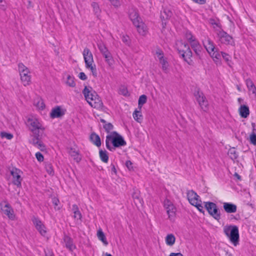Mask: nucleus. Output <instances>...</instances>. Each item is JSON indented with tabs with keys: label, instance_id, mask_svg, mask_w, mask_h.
Instances as JSON below:
<instances>
[{
	"label": "nucleus",
	"instance_id": "obj_7",
	"mask_svg": "<svg viewBox=\"0 0 256 256\" xmlns=\"http://www.w3.org/2000/svg\"><path fill=\"white\" fill-rule=\"evenodd\" d=\"M18 71L20 79L24 86H28L30 82V76L29 74L30 70L22 63L18 64Z\"/></svg>",
	"mask_w": 256,
	"mask_h": 256
},
{
	"label": "nucleus",
	"instance_id": "obj_17",
	"mask_svg": "<svg viewBox=\"0 0 256 256\" xmlns=\"http://www.w3.org/2000/svg\"><path fill=\"white\" fill-rule=\"evenodd\" d=\"M223 208L224 211L227 213H234L237 210L236 206L231 202H224Z\"/></svg>",
	"mask_w": 256,
	"mask_h": 256
},
{
	"label": "nucleus",
	"instance_id": "obj_37",
	"mask_svg": "<svg viewBox=\"0 0 256 256\" xmlns=\"http://www.w3.org/2000/svg\"><path fill=\"white\" fill-rule=\"evenodd\" d=\"M86 67L87 68H90L92 74V75L96 77L97 76V71L96 65H92V63L89 64H88L86 65Z\"/></svg>",
	"mask_w": 256,
	"mask_h": 256
},
{
	"label": "nucleus",
	"instance_id": "obj_53",
	"mask_svg": "<svg viewBox=\"0 0 256 256\" xmlns=\"http://www.w3.org/2000/svg\"><path fill=\"white\" fill-rule=\"evenodd\" d=\"M190 190H187L186 192V197L188 200L190 204L192 205V198L190 196Z\"/></svg>",
	"mask_w": 256,
	"mask_h": 256
},
{
	"label": "nucleus",
	"instance_id": "obj_3",
	"mask_svg": "<svg viewBox=\"0 0 256 256\" xmlns=\"http://www.w3.org/2000/svg\"><path fill=\"white\" fill-rule=\"evenodd\" d=\"M224 232L234 246L239 244L240 234L238 226L226 225L224 227Z\"/></svg>",
	"mask_w": 256,
	"mask_h": 256
},
{
	"label": "nucleus",
	"instance_id": "obj_64",
	"mask_svg": "<svg viewBox=\"0 0 256 256\" xmlns=\"http://www.w3.org/2000/svg\"><path fill=\"white\" fill-rule=\"evenodd\" d=\"M248 90L252 91V94H256V87L255 86H254L252 88H251Z\"/></svg>",
	"mask_w": 256,
	"mask_h": 256
},
{
	"label": "nucleus",
	"instance_id": "obj_45",
	"mask_svg": "<svg viewBox=\"0 0 256 256\" xmlns=\"http://www.w3.org/2000/svg\"><path fill=\"white\" fill-rule=\"evenodd\" d=\"M250 142L252 144L256 145V134L254 132H252L250 135Z\"/></svg>",
	"mask_w": 256,
	"mask_h": 256
},
{
	"label": "nucleus",
	"instance_id": "obj_42",
	"mask_svg": "<svg viewBox=\"0 0 256 256\" xmlns=\"http://www.w3.org/2000/svg\"><path fill=\"white\" fill-rule=\"evenodd\" d=\"M103 127L107 133H110V131L114 128L113 125L110 122L104 125Z\"/></svg>",
	"mask_w": 256,
	"mask_h": 256
},
{
	"label": "nucleus",
	"instance_id": "obj_39",
	"mask_svg": "<svg viewBox=\"0 0 256 256\" xmlns=\"http://www.w3.org/2000/svg\"><path fill=\"white\" fill-rule=\"evenodd\" d=\"M132 197L135 202H140V192L138 190H134L132 194Z\"/></svg>",
	"mask_w": 256,
	"mask_h": 256
},
{
	"label": "nucleus",
	"instance_id": "obj_40",
	"mask_svg": "<svg viewBox=\"0 0 256 256\" xmlns=\"http://www.w3.org/2000/svg\"><path fill=\"white\" fill-rule=\"evenodd\" d=\"M222 56L223 58L226 60L227 64L230 66V62H231L230 56L227 53L221 52Z\"/></svg>",
	"mask_w": 256,
	"mask_h": 256
},
{
	"label": "nucleus",
	"instance_id": "obj_18",
	"mask_svg": "<svg viewBox=\"0 0 256 256\" xmlns=\"http://www.w3.org/2000/svg\"><path fill=\"white\" fill-rule=\"evenodd\" d=\"M239 114L242 118H246L250 115V109L248 106L240 105L238 108Z\"/></svg>",
	"mask_w": 256,
	"mask_h": 256
},
{
	"label": "nucleus",
	"instance_id": "obj_54",
	"mask_svg": "<svg viewBox=\"0 0 256 256\" xmlns=\"http://www.w3.org/2000/svg\"><path fill=\"white\" fill-rule=\"evenodd\" d=\"M74 218L77 219H80L82 218V214L80 210L74 212Z\"/></svg>",
	"mask_w": 256,
	"mask_h": 256
},
{
	"label": "nucleus",
	"instance_id": "obj_47",
	"mask_svg": "<svg viewBox=\"0 0 256 256\" xmlns=\"http://www.w3.org/2000/svg\"><path fill=\"white\" fill-rule=\"evenodd\" d=\"M160 64L162 65V69L164 72H166V70H168V62L166 60H162V62H160Z\"/></svg>",
	"mask_w": 256,
	"mask_h": 256
},
{
	"label": "nucleus",
	"instance_id": "obj_9",
	"mask_svg": "<svg viewBox=\"0 0 256 256\" xmlns=\"http://www.w3.org/2000/svg\"><path fill=\"white\" fill-rule=\"evenodd\" d=\"M0 206L4 214L7 216L9 218L14 219V210L11 206L6 201L0 202Z\"/></svg>",
	"mask_w": 256,
	"mask_h": 256
},
{
	"label": "nucleus",
	"instance_id": "obj_8",
	"mask_svg": "<svg viewBox=\"0 0 256 256\" xmlns=\"http://www.w3.org/2000/svg\"><path fill=\"white\" fill-rule=\"evenodd\" d=\"M220 41L225 44L234 46L235 44L233 38L223 30H221L217 33Z\"/></svg>",
	"mask_w": 256,
	"mask_h": 256
},
{
	"label": "nucleus",
	"instance_id": "obj_29",
	"mask_svg": "<svg viewBox=\"0 0 256 256\" xmlns=\"http://www.w3.org/2000/svg\"><path fill=\"white\" fill-rule=\"evenodd\" d=\"M176 240L175 236L173 234H168L166 238V242L168 246H172Z\"/></svg>",
	"mask_w": 256,
	"mask_h": 256
},
{
	"label": "nucleus",
	"instance_id": "obj_4",
	"mask_svg": "<svg viewBox=\"0 0 256 256\" xmlns=\"http://www.w3.org/2000/svg\"><path fill=\"white\" fill-rule=\"evenodd\" d=\"M176 46L178 53L182 56L184 61L190 65L192 62L191 58L192 52L188 44L183 42L182 40H178Z\"/></svg>",
	"mask_w": 256,
	"mask_h": 256
},
{
	"label": "nucleus",
	"instance_id": "obj_56",
	"mask_svg": "<svg viewBox=\"0 0 256 256\" xmlns=\"http://www.w3.org/2000/svg\"><path fill=\"white\" fill-rule=\"evenodd\" d=\"M156 54L158 58L164 55L163 51L160 48H158L156 50Z\"/></svg>",
	"mask_w": 256,
	"mask_h": 256
},
{
	"label": "nucleus",
	"instance_id": "obj_50",
	"mask_svg": "<svg viewBox=\"0 0 256 256\" xmlns=\"http://www.w3.org/2000/svg\"><path fill=\"white\" fill-rule=\"evenodd\" d=\"M36 157L40 162H42L44 160L43 155L40 152H38L36 154Z\"/></svg>",
	"mask_w": 256,
	"mask_h": 256
},
{
	"label": "nucleus",
	"instance_id": "obj_34",
	"mask_svg": "<svg viewBox=\"0 0 256 256\" xmlns=\"http://www.w3.org/2000/svg\"><path fill=\"white\" fill-rule=\"evenodd\" d=\"M133 116L134 119L138 122H140L142 120L140 111L136 109L133 113Z\"/></svg>",
	"mask_w": 256,
	"mask_h": 256
},
{
	"label": "nucleus",
	"instance_id": "obj_23",
	"mask_svg": "<svg viewBox=\"0 0 256 256\" xmlns=\"http://www.w3.org/2000/svg\"><path fill=\"white\" fill-rule=\"evenodd\" d=\"M90 140L98 147H100L101 146V140L100 137L95 132H92L90 136Z\"/></svg>",
	"mask_w": 256,
	"mask_h": 256
},
{
	"label": "nucleus",
	"instance_id": "obj_22",
	"mask_svg": "<svg viewBox=\"0 0 256 256\" xmlns=\"http://www.w3.org/2000/svg\"><path fill=\"white\" fill-rule=\"evenodd\" d=\"M64 242L66 244V246L70 250L72 251L73 250L76 248V246L73 244L72 240L68 236H64Z\"/></svg>",
	"mask_w": 256,
	"mask_h": 256
},
{
	"label": "nucleus",
	"instance_id": "obj_21",
	"mask_svg": "<svg viewBox=\"0 0 256 256\" xmlns=\"http://www.w3.org/2000/svg\"><path fill=\"white\" fill-rule=\"evenodd\" d=\"M202 48L198 43V42L193 39V51L194 52L196 56L200 58L202 52Z\"/></svg>",
	"mask_w": 256,
	"mask_h": 256
},
{
	"label": "nucleus",
	"instance_id": "obj_15",
	"mask_svg": "<svg viewBox=\"0 0 256 256\" xmlns=\"http://www.w3.org/2000/svg\"><path fill=\"white\" fill-rule=\"evenodd\" d=\"M82 54L86 65L94 62L92 54L88 48H84Z\"/></svg>",
	"mask_w": 256,
	"mask_h": 256
},
{
	"label": "nucleus",
	"instance_id": "obj_63",
	"mask_svg": "<svg viewBox=\"0 0 256 256\" xmlns=\"http://www.w3.org/2000/svg\"><path fill=\"white\" fill-rule=\"evenodd\" d=\"M72 210L73 212H77L79 210L78 207L76 204H74L72 206Z\"/></svg>",
	"mask_w": 256,
	"mask_h": 256
},
{
	"label": "nucleus",
	"instance_id": "obj_60",
	"mask_svg": "<svg viewBox=\"0 0 256 256\" xmlns=\"http://www.w3.org/2000/svg\"><path fill=\"white\" fill-rule=\"evenodd\" d=\"M126 166L130 170L132 168V162L130 160H127L126 162Z\"/></svg>",
	"mask_w": 256,
	"mask_h": 256
},
{
	"label": "nucleus",
	"instance_id": "obj_38",
	"mask_svg": "<svg viewBox=\"0 0 256 256\" xmlns=\"http://www.w3.org/2000/svg\"><path fill=\"white\" fill-rule=\"evenodd\" d=\"M147 100V96L144 95L142 94L140 96L138 99V107L140 109V110L142 106L146 103Z\"/></svg>",
	"mask_w": 256,
	"mask_h": 256
},
{
	"label": "nucleus",
	"instance_id": "obj_33",
	"mask_svg": "<svg viewBox=\"0 0 256 256\" xmlns=\"http://www.w3.org/2000/svg\"><path fill=\"white\" fill-rule=\"evenodd\" d=\"M92 6L93 8V10L96 16V17L99 18L101 10L98 4L96 2H92Z\"/></svg>",
	"mask_w": 256,
	"mask_h": 256
},
{
	"label": "nucleus",
	"instance_id": "obj_27",
	"mask_svg": "<svg viewBox=\"0 0 256 256\" xmlns=\"http://www.w3.org/2000/svg\"><path fill=\"white\" fill-rule=\"evenodd\" d=\"M99 154L101 160L104 162L107 163L108 160V156L107 152L106 150H100Z\"/></svg>",
	"mask_w": 256,
	"mask_h": 256
},
{
	"label": "nucleus",
	"instance_id": "obj_20",
	"mask_svg": "<svg viewBox=\"0 0 256 256\" xmlns=\"http://www.w3.org/2000/svg\"><path fill=\"white\" fill-rule=\"evenodd\" d=\"M172 12L170 10L167 9H164L163 12H162L160 13V18L162 22L163 27H164V24L166 25V22H164L166 20H168L172 16Z\"/></svg>",
	"mask_w": 256,
	"mask_h": 256
},
{
	"label": "nucleus",
	"instance_id": "obj_30",
	"mask_svg": "<svg viewBox=\"0 0 256 256\" xmlns=\"http://www.w3.org/2000/svg\"><path fill=\"white\" fill-rule=\"evenodd\" d=\"M98 47L99 49L101 54L104 56L110 52L108 48L106 47L105 44L102 42H100L98 44Z\"/></svg>",
	"mask_w": 256,
	"mask_h": 256
},
{
	"label": "nucleus",
	"instance_id": "obj_13",
	"mask_svg": "<svg viewBox=\"0 0 256 256\" xmlns=\"http://www.w3.org/2000/svg\"><path fill=\"white\" fill-rule=\"evenodd\" d=\"M32 138L30 140V143L32 144L34 146L37 147L41 151H44L46 150V146L40 139L34 137L32 136H30Z\"/></svg>",
	"mask_w": 256,
	"mask_h": 256
},
{
	"label": "nucleus",
	"instance_id": "obj_46",
	"mask_svg": "<svg viewBox=\"0 0 256 256\" xmlns=\"http://www.w3.org/2000/svg\"><path fill=\"white\" fill-rule=\"evenodd\" d=\"M246 83L248 90L250 89L251 88H252L253 86H254V82L250 78H247L246 80Z\"/></svg>",
	"mask_w": 256,
	"mask_h": 256
},
{
	"label": "nucleus",
	"instance_id": "obj_57",
	"mask_svg": "<svg viewBox=\"0 0 256 256\" xmlns=\"http://www.w3.org/2000/svg\"><path fill=\"white\" fill-rule=\"evenodd\" d=\"M193 194L194 195V196L193 197V200H196V202H198L199 200H201L200 199V197L198 194L193 190Z\"/></svg>",
	"mask_w": 256,
	"mask_h": 256
},
{
	"label": "nucleus",
	"instance_id": "obj_61",
	"mask_svg": "<svg viewBox=\"0 0 256 256\" xmlns=\"http://www.w3.org/2000/svg\"><path fill=\"white\" fill-rule=\"evenodd\" d=\"M193 2L199 4H204L206 3V0H193Z\"/></svg>",
	"mask_w": 256,
	"mask_h": 256
},
{
	"label": "nucleus",
	"instance_id": "obj_11",
	"mask_svg": "<svg viewBox=\"0 0 256 256\" xmlns=\"http://www.w3.org/2000/svg\"><path fill=\"white\" fill-rule=\"evenodd\" d=\"M166 212L168 216V218L170 220L174 218L175 216L176 208L173 204L168 200L164 201V204Z\"/></svg>",
	"mask_w": 256,
	"mask_h": 256
},
{
	"label": "nucleus",
	"instance_id": "obj_26",
	"mask_svg": "<svg viewBox=\"0 0 256 256\" xmlns=\"http://www.w3.org/2000/svg\"><path fill=\"white\" fill-rule=\"evenodd\" d=\"M228 154L233 160L237 159L238 157V153L234 147L231 148L228 150Z\"/></svg>",
	"mask_w": 256,
	"mask_h": 256
},
{
	"label": "nucleus",
	"instance_id": "obj_5",
	"mask_svg": "<svg viewBox=\"0 0 256 256\" xmlns=\"http://www.w3.org/2000/svg\"><path fill=\"white\" fill-rule=\"evenodd\" d=\"M204 204L208 214L214 220L219 221L221 218V214L216 204L211 202H204Z\"/></svg>",
	"mask_w": 256,
	"mask_h": 256
},
{
	"label": "nucleus",
	"instance_id": "obj_51",
	"mask_svg": "<svg viewBox=\"0 0 256 256\" xmlns=\"http://www.w3.org/2000/svg\"><path fill=\"white\" fill-rule=\"evenodd\" d=\"M112 4L115 7H118L120 6V2L119 0H110Z\"/></svg>",
	"mask_w": 256,
	"mask_h": 256
},
{
	"label": "nucleus",
	"instance_id": "obj_32",
	"mask_svg": "<svg viewBox=\"0 0 256 256\" xmlns=\"http://www.w3.org/2000/svg\"><path fill=\"white\" fill-rule=\"evenodd\" d=\"M103 56L105 58L106 62L110 66H111L113 64L114 60L110 52L104 54Z\"/></svg>",
	"mask_w": 256,
	"mask_h": 256
},
{
	"label": "nucleus",
	"instance_id": "obj_62",
	"mask_svg": "<svg viewBox=\"0 0 256 256\" xmlns=\"http://www.w3.org/2000/svg\"><path fill=\"white\" fill-rule=\"evenodd\" d=\"M169 256H183L182 254L180 252H172Z\"/></svg>",
	"mask_w": 256,
	"mask_h": 256
},
{
	"label": "nucleus",
	"instance_id": "obj_36",
	"mask_svg": "<svg viewBox=\"0 0 256 256\" xmlns=\"http://www.w3.org/2000/svg\"><path fill=\"white\" fill-rule=\"evenodd\" d=\"M193 206L196 207L200 212L204 214V210L201 200H199L198 202H196L195 203L193 202Z\"/></svg>",
	"mask_w": 256,
	"mask_h": 256
},
{
	"label": "nucleus",
	"instance_id": "obj_28",
	"mask_svg": "<svg viewBox=\"0 0 256 256\" xmlns=\"http://www.w3.org/2000/svg\"><path fill=\"white\" fill-rule=\"evenodd\" d=\"M210 55L216 62L217 64L220 62L222 54H220L216 50L212 52Z\"/></svg>",
	"mask_w": 256,
	"mask_h": 256
},
{
	"label": "nucleus",
	"instance_id": "obj_31",
	"mask_svg": "<svg viewBox=\"0 0 256 256\" xmlns=\"http://www.w3.org/2000/svg\"><path fill=\"white\" fill-rule=\"evenodd\" d=\"M97 236L100 240L104 245H108V242L106 240V238L104 232L101 229L99 230L97 232Z\"/></svg>",
	"mask_w": 256,
	"mask_h": 256
},
{
	"label": "nucleus",
	"instance_id": "obj_44",
	"mask_svg": "<svg viewBox=\"0 0 256 256\" xmlns=\"http://www.w3.org/2000/svg\"><path fill=\"white\" fill-rule=\"evenodd\" d=\"M0 136L2 138H6L8 140H11L13 138V135L10 133H7L4 132H0Z\"/></svg>",
	"mask_w": 256,
	"mask_h": 256
},
{
	"label": "nucleus",
	"instance_id": "obj_41",
	"mask_svg": "<svg viewBox=\"0 0 256 256\" xmlns=\"http://www.w3.org/2000/svg\"><path fill=\"white\" fill-rule=\"evenodd\" d=\"M69 154L71 155V156L74 158V160H76L77 162H79L81 159L78 156V152L75 150H74L72 148H71L69 151Z\"/></svg>",
	"mask_w": 256,
	"mask_h": 256
},
{
	"label": "nucleus",
	"instance_id": "obj_10",
	"mask_svg": "<svg viewBox=\"0 0 256 256\" xmlns=\"http://www.w3.org/2000/svg\"><path fill=\"white\" fill-rule=\"evenodd\" d=\"M20 172H21V171L16 168H13L10 171V174L13 178L12 183L18 188L21 186L22 181V178L20 174Z\"/></svg>",
	"mask_w": 256,
	"mask_h": 256
},
{
	"label": "nucleus",
	"instance_id": "obj_6",
	"mask_svg": "<svg viewBox=\"0 0 256 256\" xmlns=\"http://www.w3.org/2000/svg\"><path fill=\"white\" fill-rule=\"evenodd\" d=\"M194 94L200 108L206 111L208 108V102L203 92L199 88H196Z\"/></svg>",
	"mask_w": 256,
	"mask_h": 256
},
{
	"label": "nucleus",
	"instance_id": "obj_16",
	"mask_svg": "<svg viewBox=\"0 0 256 256\" xmlns=\"http://www.w3.org/2000/svg\"><path fill=\"white\" fill-rule=\"evenodd\" d=\"M65 114V110H62L60 106H56L53 108L50 114L51 118H60L63 116Z\"/></svg>",
	"mask_w": 256,
	"mask_h": 256
},
{
	"label": "nucleus",
	"instance_id": "obj_35",
	"mask_svg": "<svg viewBox=\"0 0 256 256\" xmlns=\"http://www.w3.org/2000/svg\"><path fill=\"white\" fill-rule=\"evenodd\" d=\"M74 78L70 75H68L67 76V80L66 84L68 86L70 87L74 88L76 86V83L74 80Z\"/></svg>",
	"mask_w": 256,
	"mask_h": 256
},
{
	"label": "nucleus",
	"instance_id": "obj_52",
	"mask_svg": "<svg viewBox=\"0 0 256 256\" xmlns=\"http://www.w3.org/2000/svg\"><path fill=\"white\" fill-rule=\"evenodd\" d=\"M78 78L83 80H86L87 79V76L84 72H80L78 74Z\"/></svg>",
	"mask_w": 256,
	"mask_h": 256
},
{
	"label": "nucleus",
	"instance_id": "obj_43",
	"mask_svg": "<svg viewBox=\"0 0 256 256\" xmlns=\"http://www.w3.org/2000/svg\"><path fill=\"white\" fill-rule=\"evenodd\" d=\"M45 168L46 169V172L50 174H54V170L52 168V166L51 164L50 163H47L45 165Z\"/></svg>",
	"mask_w": 256,
	"mask_h": 256
},
{
	"label": "nucleus",
	"instance_id": "obj_1",
	"mask_svg": "<svg viewBox=\"0 0 256 256\" xmlns=\"http://www.w3.org/2000/svg\"><path fill=\"white\" fill-rule=\"evenodd\" d=\"M126 142L123 137L116 131L106 136V146L110 151L115 150L116 148L125 146Z\"/></svg>",
	"mask_w": 256,
	"mask_h": 256
},
{
	"label": "nucleus",
	"instance_id": "obj_49",
	"mask_svg": "<svg viewBox=\"0 0 256 256\" xmlns=\"http://www.w3.org/2000/svg\"><path fill=\"white\" fill-rule=\"evenodd\" d=\"M40 130H36L35 132H32L33 134H32L34 137H36V138H38L41 140L42 139V134H40Z\"/></svg>",
	"mask_w": 256,
	"mask_h": 256
},
{
	"label": "nucleus",
	"instance_id": "obj_24",
	"mask_svg": "<svg viewBox=\"0 0 256 256\" xmlns=\"http://www.w3.org/2000/svg\"><path fill=\"white\" fill-rule=\"evenodd\" d=\"M204 46L208 52L210 54H211L212 52L216 50L213 42L210 39L208 40L207 43L204 44Z\"/></svg>",
	"mask_w": 256,
	"mask_h": 256
},
{
	"label": "nucleus",
	"instance_id": "obj_58",
	"mask_svg": "<svg viewBox=\"0 0 256 256\" xmlns=\"http://www.w3.org/2000/svg\"><path fill=\"white\" fill-rule=\"evenodd\" d=\"M59 202V200L56 198L54 197L52 198V202L54 206H58Z\"/></svg>",
	"mask_w": 256,
	"mask_h": 256
},
{
	"label": "nucleus",
	"instance_id": "obj_59",
	"mask_svg": "<svg viewBox=\"0 0 256 256\" xmlns=\"http://www.w3.org/2000/svg\"><path fill=\"white\" fill-rule=\"evenodd\" d=\"M111 172H112V174H116V173H117V172H116V168L114 166V165L112 164H111Z\"/></svg>",
	"mask_w": 256,
	"mask_h": 256
},
{
	"label": "nucleus",
	"instance_id": "obj_48",
	"mask_svg": "<svg viewBox=\"0 0 256 256\" xmlns=\"http://www.w3.org/2000/svg\"><path fill=\"white\" fill-rule=\"evenodd\" d=\"M210 24L214 26V28H215L216 26L221 28L220 24V23L216 22L214 18H210Z\"/></svg>",
	"mask_w": 256,
	"mask_h": 256
},
{
	"label": "nucleus",
	"instance_id": "obj_12",
	"mask_svg": "<svg viewBox=\"0 0 256 256\" xmlns=\"http://www.w3.org/2000/svg\"><path fill=\"white\" fill-rule=\"evenodd\" d=\"M28 121L29 122L30 130L31 132H35L38 130H42V132L44 131V128H42V124L39 122L38 120L29 118Z\"/></svg>",
	"mask_w": 256,
	"mask_h": 256
},
{
	"label": "nucleus",
	"instance_id": "obj_19",
	"mask_svg": "<svg viewBox=\"0 0 256 256\" xmlns=\"http://www.w3.org/2000/svg\"><path fill=\"white\" fill-rule=\"evenodd\" d=\"M129 17L134 24H137L141 20L136 10H132L131 12H130Z\"/></svg>",
	"mask_w": 256,
	"mask_h": 256
},
{
	"label": "nucleus",
	"instance_id": "obj_25",
	"mask_svg": "<svg viewBox=\"0 0 256 256\" xmlns=\"http://www.w3.org/2000/svg\"><path fill=\"white\" fill-rule=\"evenodd\" d=\"M137 28L138 32L142 35H144L146 34V26L140 20L138 22L137 24H134Z\"/></svg>",
	"mask_w": 256,
	"mask_h": 256
},
{
	"label": "nucleus",
	"instance_id": "obj_14",
	"mask_svg": "<svg viewBox=\"0 0 256 256\" xmlns=\"http://www.w3.org/2000/svg\"><path fill=\"white\" fill-rule=\"evenodd\" d=\"M32 222L37 230L42 235H44L46 234L45 226L38 218L34 217L32 219Z\"/></svg>",
	"mask_w": 256,
	"mask_h": 256
},
{
	"label": "nucleus",
	"instance_id": "obj_55",
	"mask_svg": "<svg viewBox=\"0 0 256 256\" xmlns=\"http://www.w3.org/2000/svg\"><path fill=\"white\" fill-rule=\"evenodd\" d=\"M122 41L126 44L129 42V37L128 36H123L122 37Z\"/></svg>",
	"mask_w": 256,
	"mask_h": 256
},
{
	"label": "nucleus",
	"instance_id": "obj_2",
	"mask_svg": "<svg viewBox=\"0 0 256 256\" xmlns=\"http://www.w3.org/2000/svg\"><path fill=\"white\" fill-rule=\"evenodd\" d=\"M92 87L85 86L82 94L89 104L94 108L101 110L104 106L103 103L96 92L93 91Z\"/></svg>",
	"mask_w": 256,
	"mask_h": 256
}]
</instances>
